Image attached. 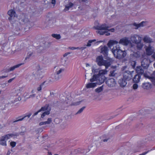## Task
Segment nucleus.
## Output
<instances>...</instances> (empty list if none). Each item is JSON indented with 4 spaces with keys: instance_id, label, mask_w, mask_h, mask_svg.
Instances as JSON below:
<instances>
[{
    "instance_id": "nucleus-1",
    "label": "nucleus",
    "mask_w": 155,
    "mask_h": 155,
    "mask_svg": "<svg viewBox=\"0 0 155 155\" xmlns=\"http://www.w3.org/2000/svg\"><path fill=\"white\" fill-rule=\"evenodd\" d=\"M118 42L116 40H110L107 43V45L109 47L114 45L113 48L111 49V51L114 54V56L118 59H121L126 56L127 53L125 51H122L119 45H117L114 46L115 44H117Z\"/></svg>"
},
{
    "instance_id": "nucleus-2",
    "label": "nucleus",
    "mask_w": 155,
    "mask_h": 155,
    "mask_svg": "<svg viewBox=\"0 0 155 155\" xmlns=\"http://www.w3.org/2000/svg\"><path fill=\"white\" fill-rule=\"evenodd\" d=\"M96 75H93L92 78L90 79L91 83L87 84L86 87L87 88H93L95 87L97 85H100L104 82V77H99V79H98Z\"/></svg>"
},
{
    "instance_id": "nucleus-3",
    "label": "nucleus",
    "mask_w": 155,
    "mask_h": 155,
    "mask_svg": "<svg viewBox=\"0 0 155 155\" xmlns=\"http://www.w3.org/2000/svg\"><path fill=\"white\" fill-rule=\"evenodd\" d=\"M113 25H108L106 24H102L101 25H98L95 27V28L98 30L96 32L100 35H103L105 34L106 35L108 36L110 35V33L107 31H104L103 30H108V29L112 26Z\"/></svg>"
},
{
    "instance_id": "nucleus-4",
    "label": "nucleus",
    "mask_w": 155,
    "mask_h": 155,
    "mask_svg": "<svg viewBox=\"0 0 155 155\" xmlns=\"http://www.w3.org/2000/svg\"><path fill=\"white\" fill-rule=\"evenodd\" d=\"M101 100L100 97H94L93 99H90L88 98L87 99H80L78 100L79 101L71 103V106H77L78 105L81 103H86L91 102L92 100H94L96 101H97Z\"/></svg>"
},
{
    "instance_id": "nucleus-5",
    "label": "nucleus",
    "mask_w": 155,
    "mask_h": 155,
    "mask_svg": "<svg viewBox=\"0 0 155 155\" xmlns=\"http://www.w3.org/2000/svg\"><path fill=\"white\" fill-rule=\"evenodd\" d=\"M19 134H8L2 137L0 140V144L4 146H6V141L9 139L11 137L13 136H18Z\"/></svg>"
},
{
    "instance_id": "nucleus-6",
    "label": "nucleus",
    "mask_w": 155,
    "mask_h": 155,
    "mask_svg": "<svg viewBox=\"0 0 155 155\" xmlns=\"http://www.w3.org/2000/svg\"><path fill=\"white\" fill-rule=\"evenodd\" d=\"M51 107L48 104H46L43 107H42L40 109L41 112L45 111L41 115V117L43 118L46 115H48L50 114Z\"/></svg>"
},
{
    "instance_id": "nucleus-7",
    "label": "nucleus",
    "mask_w": 155,
    "mask_h": 155,
    "mask_svg": "<svg viewBox=\"0 0 155 155\" xmlns=\"http://www.w3.org/2000/svg\"><path fill=\"white\" fill-rule=\"evenodd\" d=\"M134 73V71H125L123 73V77L126 80L130 81L132 79Z\"/></svg>"
},
{
    "instance_id": "nucleus-8",
    "label": "nucleus",
    "mask_w": 155,
    "mask_h": 155,
    "mask_svg": "<svg viewBox=\"0 0 155 155\" xmlns=\"http://www.w3.org/2000/svg\"><path fill=\"white\" fill-rule=\"evenodd\" d=\"M89 151L90 150L89 149L84 150L81 148H78L72 150L71 152V154L72 155H75L83 153H85L86 155H89V154H88L87 152Z\"/></svg>"
},
{
    "instance_id": "nucleus-9",
    "label": "nucleus",
    "mask_w": 155,
    "mask_h": 155,
    "mask_svg": "<svg viewBox=\"0 0 155 155\" xmlns=\"http://www.w3.org/2000/svg\"><path fill=\"white\" fill-rule=\"evenodd\" d=\"M131 41L134 43L136 44L142 41V38L137 35H132L130 37Z\"/></svg>"
},
{
    "instance_id": "nucleus-10",
    "label": "nucleus",
    "mask_w": 155,
    "mask_h": 155,
    "mask_svg": "<svg viewBox=\"0 0 155 155\" xmlns=\"http://www.w3.org/2000/svg\"><path fill=\"white\" fill-rule=\"evenodd\" d=\"M101 53L104 56H107L108 54V48L106 46H101L99 47Z\"/></svg>"
},
{
    "instance_id": "nucleus-11",
    "label": "nucleus",
    "mask_w": 155,
    "mask_h": 155,
    "mask_svg": "<svg viewBox=\"0 0 155 155\" xmlns=\"http://www.w3.org/2000/svg\"><path fill=\"white\" fill-rule=\"evenodd\" d=\"M106 84L110 87H113L116 85V83L115 79L113 78H110L108 79L106 82Z\"/></svg>"
},
{
    "instance_id": "nucleus-12",
    "label": "nucleus",
    "mask_w": 155,
    "mask_h": 155,
    "mask_svg": "<svg viewBox=\"0 0 155 155\" xmlns=\"http://www.w3.org/2000/svg\"><path fill=\"white\" fill-rule=\"evenodd\" d=\"M20 21L23 24H25L27 26L29 27V25H30V22L27 16L22 15V17Z\"/></svg>"
},
{
    "instance_id": "nucleus-13",
    "label": "nucleus",
    "mask_w": 155,
    "mask_h": 155,
    "mask_svg": "<svg viewBox=\"0 0 155 155\" xmlns=\"http://www.w3.org/2000/svg\"><path fill=\"white\" fill-rule=\"evenodd\" d=\"M146 53L147 55H150L153 53L154 50L153 47L149 45L145 49Z\"/></svg>"
},
{
    "instance_id": "nucleus-14",
    "label": "nucleus",
    "mask_w": 155,
    "mask_h": 155,
    "mask_svg": "<svg viewBox=\"0 0 155 155\" xmlns=\"http://www.w3.org/2000/svg\"><path fill=\"white\" fill-rule=\"evenodd\" d=\"M150 64L149 60L148 58H144L141 61V66L144 68H147Z\"/></svg>"
},
{
    "instance_id": "nucleus-15",
    "label": "nucleus",
    "mask_w": 155,
    "mask_h": 155,
    "mask_svg": "<svg viewBox=\"0 0 155 155\" xmlns=\"http://www.w3.org/2000/svg\"><path fill=\"white\" fill-rule=\"evenodd\" d=\"M120 44H121L124 45H128L130 43V41L127 38L124 37L121 39L119 42Z\"/></svg>"
},
{
    "instance_id": "nucleus-16",
    "label": "nucleus",
    "mask_w": 155,
    "mask_h": 155,
    "mask_svg": "<svg viewBox=\"0 0 155 155\" xmlns=\"http://www.w3.org/2000/svg\"><path fill=\"white\" fill-rule=\"evenodd\" d=\"M8 14L10 16V17L8 18L10 20L14 18L16 16V14L15 11L12 9L9 10L8 12Z\"/></svg>"
},
{
    "instance_id": "nucleus-17",
    "label": "nucleus",
    "mask_w": 155,
    "mask_h": 155,
    "mask_svg": "<svg viewBox=\"0 0 155 155\" xmlns=\"http://www.w3.org/2000/svg\"><path fill=\"white\" fill-rule=\"evenodd\" d=\"M106 73V72L104 70H101L99 71L98 74H95L94 75H96V77L98 79H99V77H102L103 76L104 77V82L106 79L104 75Z\"/></svg>"
},
{
    "instance_id": "nucleus-18",
    "label": "nucleus",
    "mask_w": 155,
    "mask_h": 155,
    "mask_svg": "<svg viewBox=\"0 0 155 155\" xmlns=\"http://www.w3.org/2000/svg\"><path fill=\"white\" fill-rule=\"evenodd\" d=\"M127 81L124 79V78H122L120 79L118 81V84L120 87H125L127 84Z\"/></svg>"
},
{
    "instance_id": "nucleus-19",
    "label": "nucleus",
    "mask_w": 155,
    "mask_h": 155,
    "mask_svg": "<svg viewBox=\"0 0 155 155\" xmlns=\"http://www.w3.org/2000/svg\"><path fill=\"white\" fill-rule=\"evenodd\" d=\"M32 113H28V115H27L26 116H25L23 117L22 118H20V117H21V116H20L18 117L16 119L17 120H13V121L12 122V123L14 124V123L18 122L19 121H21L22 120L25 118L26 117H28V118H29L30 116L31 115Z\"/></svg>"
},
{
    "instance_id": "nucleus-20",
    "label": "nucleus",
    "mask_w": 155,
    "mask_h": 155,
    "mask_svg": "<svg viewBox=\"0 0 155 155\" xmlns=\"http://www.w3.org/2000/svg\"><path fill=\"white\" fill-rule=\"evenodd\" d=\"M112 61V59L109 58L107 60H104L102 65L105 66L106 68H107L111 64V63Z\"/></svg>"
},
{
    "instance_id": "nucleus-21",
    "label": "nucleus",
    "mask_w": 155,
    "mask_h": 155,
    "mask_svg": "<svg viewBox=\"0 0 155 155\" xmlns=\"http://www.w3.org/2000/svg\"><path fill=\"white\" fill-rule=\"evenodd\" d=\"M98 65L101 66L102 65L104 60H103V57L102 56L98 57L96 59Z\"/></svg>"
},
{
    "instance_id": "nucleus-22",
    "label": "nucleus",
    "mask_w": 155,
    "mask_h": 155,
    "mask_svg": "<svg viewBox=\"0 0 155 155\" xmlns=\"http://www.w3.org/2000/svg\"><path fill=\"white\" fill-rule=\"evenodd\" d=\"M24 63H20L16 65H15L14 66L11 68L7 69L5 71L6 72H9L10 71H13L14 70L15 68H17L19 67L21 65L23 64Z\"/></svg>"
},
{
    "instance_id": "nucleus-23",
    "label": "nucleus",
    "mask_w": 155,
    "mask_h": 155,
    "mask_svg": "<svg viewBox=\"0 0 155 155\" xmlns=\"http://www.w3.org/2000/svg\"><path fill=\"white\" fill-rule=\"evenodd\" d=\"M141 78V75L140 74L135 75L133 79V81L134 83H138L139 82Z\"/></svg>"
},
{
    "instance_id": "nucleus-24",
    "label": "nucleus",
    "mask_w": 155,
    "mask_h": 155,
    "mask_svg": "<svg viewBox=\"0 0 155 155\" xmlns=\"http://www.w3.org/2000/svg\"><path fill=\"white\" fill-rule=\"evenodd\" d=\"M146 24V22L143 21L138 24H137L136 23H134L133 25L136 27L135 28L137 29L139 28L143 27V26H145Z\"/></svg>"
},
{
    "instance_id": "nucleus-25",
    "label": "nucleus",
    "mask_w": 155,
    "mask_h": 155,
    "mask_svg": "<svg viewBox=\"0 0 155 155\" xmlns=\"http://www.w3.org/2000/svg\"><path fill=\"white\" fill-rule=\"evenodd\" d=\"M74 5V4L71 2H69L68 4L65 5V8L64 10V12L68 11Z\"/></svg>"
},
{
    "instance_id": "nucleus-26",
    "label": "nucleus",
    "mask_w": 155,
    "mask_h": 155,
    "mask_svg": "<svg viewBox=\"0 0 155 155\" xmlns=\"http://www.w3.org/2000/svg\"><path fill=\"white\" fill-rule=\"evenodd\" d=\"M143 40L144 42L146 43H152L153 41L152 39L150 38L149 37L147 36H145L143 38Z\"/></svg>"
},
{
    "instance_id": "nucleus-27",
    "label": "nucleus",
    "mask_w": 155,
    "mask_h": 155,
    "mask_svg": "<svg viewBox=\"0 0 155 155\" xmlns=\"http://www.w3.org/2000/svg\"><path fill=\"white\" fill-rule=\"evenodd\" d=\"M136 71L137 73H138L137 74H143L144 71L142 69V68L141 66H137L136 68Z\"/></svg>"
},
{
    "instance_id": "nucleus-28",
    "label": "nucleus",
    "mask_w": 155,
    "mask_h": 155,
    "mask_svg": "<svg viewBox=\"0 0 155 155\" xmlns=\"http://www.w3.org/2000/svg\"><path fill=\"white\" fill-rule=\"evenodd\" d=\"M142 87L144 89H148L151 87V84L148 82L144 83L142 84Z\"/></svg>"
},
{
    "instance_id": "nucleus-29",
    "label": "nucleus",
    "mask_w": 155,
    "mask_h": 155,
    "mask_svg": "<svg viewBox=\"0 0 155 155\" xmlns=\"http://www.w3.org/2000/svg\"><path fill=\"white\" fill-rule=\"evenodd\" d=\"M96 41V39L89 40L87 43V44L86 46L87 47H90L91 45H94L96 43V42H95Z\"/></svg>"
},
{
    "instance_id": "nucleus-30",
    "label": "nucleus",
    "mask_w": 155,
    "mask_h": 155,
    "mask_svg": "<svg viewBox=\"0 0 155 155\" xmlns=\"http://www.w3.org/2000/svg\"><path fill=\"white\" fill-rule=\"evenodd\" d=\"M46 48L44 46H40L37 48V52L39 53H43L45 52Z\"/></svg>"
},
{
    "instance_id": "nucleus-31",
    "label": "nucleus",
    "mask_w": 155,
    "mask_h": 155,
    "mask_svg": "<svg viewBox=\"0 0 155 155\" xmlns=\"http://www.w3.org/2000/svg\"><path fill=\"white\" fill-rule=\"evenodd\" d=\"M137 45L136 47L137 50H141L143 47V44L141 41H140L138 43L135 44Z\"/></svg>"
},
{
    "instance_id": "nucleus-32",
    "label": "nucleus",
    "mask_w": 155,
    "mask_h": 155,
    "mask_svg": "<svg viewBox=\"0 0 155 155\" xmlns=\"http://www.w3.org/2000/svg\"><path fill=\"white\" fill-rule=\"evenodd\" d=\"M126 100L128 104L134 102L137 100L135 97H126Z\"/></svg>"
},
{
    "instance_id": "nucleus-33",
    "label": "nucleus",
    "mask_w": 155,
    "mask_h": 155,
    "mask_svg": "<svg viewBox=\"0 0 155 155\" xmlns=\"http://www.w3.org/2000/svg\"><path fill=\"white\" fill-rule=\"evenodd\" d=\"M34 55V53L33 51H29L28 53L27 56L25 58V59L27 60L31 57L33 56Z\"/></svg>"
},
{
    "instance_id": "nucleus-34",
    "label": "nucleus",
    "mask_w": 155,
    "mask_h": 155,
    "mask_svg": "<svg viewBox=\"0 0 155 155\" xmlns=\"http://www.w3.org/2000/svg\"><path fill=\"white\" fill-rule=\"evenodd\" d=\"M50 96L51 97H58V96L62 97V96L61 94H59L57 93L53 92H50Z\"/></svg>"
},
{
    "instance_id": "nucleus-35",
    "label": "nucleus",
    "mask_w": 155,
    "mask_h": 155,
    "mask_svg": "<svg viewBox=\"0 0 155 155\" xmlns=\"http://www.w3.org/2000/svg\"><path fill=\"white\" fill-rule=\"evenodd\" d=\"M140 54L139 51H137L136 52H134L133 54L134 57L136 58H139L140 57Z\"/></svg>"
},
{
    "instance_id": "nucleus-36",
    "label": "nucleus",
    "mask_w": 155,
    "mask_h": 155,
    "mask_svg": "<svg viewBox=\"0 0 155 155\" xmlns=\"http://www.w3.org/2000/svg\"><path fill=\"white\" fill-rule=\"evenodd\" d=\"M54 79L55 81H58L61 78V76L60 75L56 73L54 74Z\"/></svg>"
},
{
    "instance_id": "nucleus-37",
    "label": "nucleus",
    "mask_w": 155,
    "mask_h": 155,
    "mask_svg": "<svg viewBox=\"0 0 155 155\" xmlns=\"http://www.w3.org/2000/svg\"><path fill=\"white\" fill-rule=\"evenodd\" d=\"M21 97H15L13 100H11V101L12 103H15L18 101L21 100Z\"/></svg>"
},
{
    "instance_id": "nucleus-38",
    "label": "nucleus",
    "mask_w": 155,
    "mask_h": 155,
    "mask_svg": "<svg viewBox=\"0 0 155 155\" xmlns=\"http://www.w3.org/2000/svg\"><path fill=\"white\" fill-rule=\"evenodd\" d=\"M85 108L86 107L85 106H84L81 107L75 114V115H77L81 114V113L83 112V111L85 109Z\"/></svg>"
},
{
    "instance_id": "nucleus-39",
    "label": "nucleus",
    "mask_w": 155,
    "mask_h": 155,
    "mask_svg": "<svg viewBox=\"0 0 155 155\" xmlns=\"http://www.w3.org/2000/svg\"><path fill=\"white\" fill-rule=\"evenodd\" d=\"M54 38H55L56 39H60L61 38V36H60V35L59 34H52L51 35Z\"/></svg>"
},
{
    "instance_id": "nucleus-40",
    "label": "nucleus",
    "mask_w": 155,
    "mask_h": 155,
    "mask_svg": "<svg viewBox=\"0 0 155 155\" xmlns=\"http://www.w3.org/2000/svg\"><path fill=\"white\" fill-rule=\"evenodd\" d=\"M103 85H102V86L100 87H98L97 88L95 89V91L97 93H99L101 92L103 90Z\"/></svg>"
},
{
    "instance_id": "nucleus-41",
    "label": "nucleus",
    "mask_w": 155,
    "mask_h": 155,
    "mask_svg": "<svg viewBox=\"0 0 155 155\" xmlns=\"http://www.w3.org/2000/svg\"><path fill=\"white\" fill-rule=\"evenodd\" d=\"M62 95L63 96L65 97H70L71 96V93H69L68 91H66L64 94Z\"/></svg>"
},
{
    "instance_id": "nucleus-42",
    "label": "nucleus",
    "mask_w": 155,
    "mask_h": 155,
    "mask_svg": "<svg viewBox=\"0 0 155 155\" xmlns=\"http://www.w3.org/2000/svg\"><path fill=\"white\" fill-rule=\"evenodd\" d=\"M64 69L63 68H59V69H58L56 71L55 73L58 74L60 75V74L61 72H63L64 71Z\"/></svg>"
},
{
    "instance_id": "nucleus-43",
    "label": "nucleus",
    "mask_w": 155,
    "mask_h": 155,
    "mask_svg": "<svg viewBox=\"0 0 155 155\" xmlns=\"http://www.w3.org/2000/svg\"><path fill=\"white\" fill-rule=\"evenodd\" d=\"M143 74V76H144L146 78H148L149 79H150V80L151 79V78L152 77H151L150 75V74H148L147 73H144Z\"/></svg>"
},
{
    "instance_id": "nucleus-44",
    "label": "nucleus",
    "mask_w": 155,
    "mask_h": 155,
    "mask_svg": "<svg viewBox=\"0 0 155 155\" xmlns=\"http://www.w3.org/2000/svg\"><path fill=\"white\" fill-rule=\"evenodd\" d=\"M21 128L22 129H24V130L23 131H22L21 132H20L19 133V134L21 135H23L25 134V127L24 126L21 127Z\"/></svg>"
},
{
    "instance_id": "nucleus-45",
    "label": "nucleus",
    "mask_w": 155,
    "mask_h": 155,
    "mask_svg": "<svg viewBox=\"0 0 155 155\" xmlns=\"http://www.w3.org/2000/svg\"><path fill=\"white\" fill-rule=\"evenodd\" d=\"M44 83H43L42 84H41L40 85H39V86L38 87V88H37V91H40L41 90L42 88V87L44 85Z\"/></svg>"
},
{
    "instance_id": "nucleus-46",
    "label": "nucleus",
    "mask_w": 155,
    "mask_h": 155,
    "mask_svg": "<svg viewBox=\"0 0 155 155\" xmlns=\"http://www.w3.org/2000/svg\"><path fill=\"white\" fill-rule=\"evenodd\" d=\"M116 70H113L112 71H111L110 72V75L112 76H114L115 75V74H116Z\"/></svg>"
},
{
    "instance_id": "nucleus-47",
    "label": "nucleus",
    "mask_w": 155,
    "mask_h": 155,
    "mask_svg": "<svg viewBox=\"0 0 155 155\" xmlns=\"http://www.w3.org/2000/svg\"><path fill=\"white\" fill-rule=\"evenodd\" d=\"M150 80L152 82L153 84L155 85V76L154 77H152Z\"/></svg>"
},
{
    "instance_id": "nucleus-48",
    "label": "nucleus",
    "mask_w": 155,
    "mask_h": 155,
    "mask_svg": "<svg viewBox=\"0 0 155 155\" xmlns=\"http://www.w3.org/2000/svg\"><path fill=\"white\" fill-rule=\"evenodd\" d=\"M92 72L94 74L96 73L97 72H99V70L97 69H95L93 68L92 69Z\"/></svg>"
},
{
    "instance_id": "nucleus-49",
    "label": "nucleus",
    "mask_w": 155,
    "mask_h": 155,
    "mask_svg": "<svg viewBox=\"0 0 155 155\" xmlns=\"http://www.w3.org/2000/svg\"><path fill=\"white\" fill-rule=\"evenodd\" d=\"M10 145L12 147H14L16 145V143L14 141L11 142L10 143Z\"/></svg>"
},
{
    "instance_id": "nucleus-50",
    "label": "nucleus",
    "mask_w": 155,
    "mask_h": 155,
    "mask_svg": "<svg viewBox=\"0 0 155 155\" xmlns=\"http://www.w3.org/2000/svg\"><path fill=\"white\" fill-rule=\"evenodd\" d=\"M138 87V84L136 83L134 84L133 85V88L134 90H135L137 89Z\"/></svg>"
},
{
    "instance_id": "nucleus-51",
    "label": "nucleus",
    "mask_w": 155,
    "mask_h": 155,
    "mask_svg": "<svg viewBox=\"0 0 155 155\" xmlns=\"http://www.w3.org/2000/svg\"><path fill=\"white\" fill-rule=\"evenodd\" d=\"M61 63L63 65H66V59L65 58L62 59L61 60Z\"/></svg>"
},
{
    "instance_id": "nucleus-52",
    "label": "nucleus",
    "mask_w": 155,
    "mask_h": 155,
    "mask_svg": "<svg viewBox=\"0 0 155 155\" xmlns=\"http://www.w3.org/2000/svg\"><path fill=\"white\" fill-rule=\"evenodd\" d=\"M47 122V124H49L52 122V120L51 118H48L47 119V120L46 121Z\"/></svg>"
},
{
    "instance_id": "nucleus-53",
    "label": "nucleus",
    "mask_w": 155,
    "mask_h": 155,
    "mask_svg": "<svg viewBox=\"0 0 155 155\" xmlns=\"http://www.w3.org/2000/svg\"><path fill=\"white\" fill-rule=\"evenodd\" d=\"M47 122L46 121H44V122H41L39 123V125L41 126L42 125L44 124H47Z\"/></svg>"
},
{
    "instance_id": "nucleus-54",
    "label": "nucleus",
    "mask_w": 155,
    "mask_h": 155,
    "mask_svg": "<svg viewBox=\"0 0 155 155\" xmlns=\"http://www.w3.org/2000/svg\"><path fill=\"white\" fill-rule=\"evenodd\" d=\"M69 48L71 50H75V49H79V47L76 48V47H69Z\"/></svg>"
},
{
    "instance_id": "nucleus-55",
    "label": "nucleus",
    "mask_w": 155,
    "mask_h": 155,
    "mask_svg": "<svg viewBox=\"0 0 155 155\" xmlns=\"http://www.w3.org/2000/svg\"><path fill=\"white\" fill-rule=\"evenodd\" d=\"M41 112V111H40V110H39L37 112H36L34 114L32 115V117H34L35 116L37 115V114H38L39 113V112Z\"/></svg>"
},
{
    "instance_id": "nucleus-56",
    "label": "nucleus",
    "mask_w": 155,
    "mask_h": 155,
    "mask_svg": "<svg viewBox=\"0 0 155 155\" xmlns=\"http://www.w3.org/2000/svg\"><path fill=\"white\" fill-rule=\"evenodd\" d=\"M131 120H132L131 118H129L127 120L126 123H129L128 124V125H130L129 123H130V121Z\"/></svg>"
},
{
    "instance_id": "nucleus-57",
    "label": "nucleus",
    "mask_w": 155,
    "mask_h": 155,
    "mask_svg": "<svg viewBox=\"0 0 155 155\" xmlns=\"http://www.w3.org/2000/svg\"><path fill=\"white\" fill-rule=\"evenodd\" d=\"M15 78H13L10 79L8 81V82L9 83L11 82Z\"/></svg>"
},
{
    "instance_id": "nucleus-58",
    "label": "nucleus",
    "mask_w": 155,
    "mask_h": 155,
    "mask_svg": "<svg viewBox=\"0 0 155 155\" xmlns=\"http://www.w3.org/2000/svg\"><path fill=\"white\" fill-rule=\"evenodd\" d=\"M109 139H102L101 140V142H106L107 141V140H108Z\"/></svg>"
},
{
    "instance_id": "nucleus-59",
    "label": "nucleus",
    "mask_w": 155,
    "mask_h": 155,
    "mask_svg": "<svg viewBox=\"0 0 155 155\" xmlns=\"http://www.w3.org/2000/svg\"><path fill=\"white\" fill-rule=\"evenodd\" d=\"M108 31H110L112 32H114L115 31V29L114 28H112L110 29H108Z\"/></svg>"
},
{
    "instance_id": "nucleus-60",
    "label": "nucleus",
    "mask_w": 155,
    "mask_h": 155,
    "mask_svg": "<svg viewBox=\"0 0 155 155\" xmlns=\"http://www.w3.org/2000/svg\"><path fill=\"white\" fill-rule=\"evenodd\" d=\"M42 131V129L41 128H39L36 131L39 132H41Z\"/></svg>"
},
{
    "instance_id": "nucleus-61",
    "label": "nucleus",
    "mask_w": 155,
    "mask_h": 155,
    "mask_svg": "<svg viewBox=\"0 0 155 155\" xmlns=\"http://www.w3.org/2000/svg\"><path fill=\"white\" fill-rule=\"evenodd\" d=\"M51 3L54 5H55L56 4V0H51Z\"/></svg>"
},
{
    "instance_id": "nucleus-62",
    "label": "nucleus",
    "mask_w": 155,
    "mask_h": 155,
    "mask_svg": "<svg viewBox=\"0 0 155 155\" xmlns=\"http://www.w3.org/2000/svg\"><path fill=\"white\" fill-rule=\"evenodd\" d=\"M118 114L115 115H113V116H111L110 117L109 119H113V118L117 116Z\"/></svg>"
},
{
    "instance_id": "nucleus-63",
    "label": "nucleus",
    "mask_w": 155,
    "mask_h": 155,
    "mask_svg": "<svg viewBox=\"0 0 155 155\" xmlns=\"http://www.w3.org/2000/svg\"><path fill=\"white\" fill-rule=\"evenodd\" d=\"M8 77V76H0V79L2 78H6Z\"/></svg>"
},
{
    "instance_id": "nucleus-64",
    "label": "nucleus",
    "mask_w": 155,
    "mask_h": 155,
    "mask_svg": "<svg viewBox=\"0 0 155 155\" xmlns=\"http://www.w3.org/2000/svg\"><path fill=\"white\" fill-rule=\"evenodd\" d=\"M148 152H149V151H148L147 152H144V153H142V154H140V155H145L146 154H147V153H148Z\"/></svg>"
}]
</instances>
